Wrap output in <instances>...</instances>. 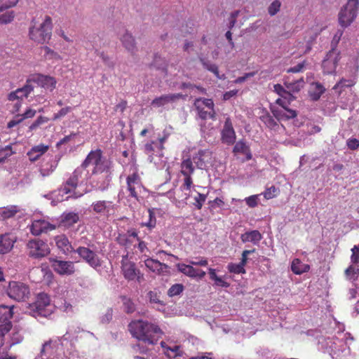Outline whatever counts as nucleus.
<instances>
[{
	"label": "nucleus",
	"mask_w": 359,
	"mask_h": 359,
	"mask_svg": "<svg viewBox=\"0 0 359 359\" xmlns=\"http://www.w3.org/2000/svg\"><path fill=\"white\" fill-rule=\"evenodd\" d=\"M355 82L353 79H341L337 82L333 87V90H337L340 88L339 93L341 92L342 88L345 87H352L355 85Z\"/></svg>",
	"instance_id": "43"
},
{
	"label": "nucleus",
	"mask_w": 359,
	"mask_h": 359,
	"mask_svg": "<svg viewBox=\"0 0 359 359\" xmlns=\"http://www.w3.org/2000/svg\"><path fill=\"white\" fill-rule=\"evenodd\" d=\"M304 80L303 79H301L300 80H297L294 82H289L287 81H285L284 82V84L285 87L287 88V90L290 91L291 93H297L299 92L301 88L303 87Z\"/></svg>",
	"instance_id": "39"
},
{
	"label": "nucleus",
	"mask_w": 359,
	"mask_h": 359,
	"mask_svg": "<svg viewBox=\"0 0 359 359\" xmlns=\"http://www.w3.org/2000/svg\"><path fill=\"white\" fill-rule=\"evenodd\" d=\"M8 296L16 302H25L30 295L28 285L20 281H10L6 289Z\"/></svg>",
	"instance_id": "5"
},
{
	"label": "nucleus",
	"mask_w": 359,
	"mask_h": 359,
	"mask_svg": "<svg viewBox=\"0 0 359 359\" xmlns=\"http://www.w3.org/2000/svg\"><path fill=\"white\" fill-rule=\"evenodd\" d=\"M156 144L155 141H151L149 142H147L144 145V152L149 156V157L153 156L154 152L155 151L154 144Z\"/></svg>",
	"instance_id": "57"
},
{
	"label": "nucleus",
	"mask_w": 359,
	"mask_h": 359,
	"mask_svg": "<svg viewBox=\"0 0 359 359\" xmlns=\"http://www.w3.org/2000/svg\"><path fill=\"white\" fill-rule=\"evenodd\" d=\"M56 229V225L50 223L45 219L34 220L30 226V232L34 236H39L42 233H47Z\"/></svg>",
	"instance_id": "16"
},
{
	"label": "nucleus",
	"mask_w": 359,
	"mask_h": 359,
	"mask_svg": "<svg viewBox=\"0 0 359 359\" xmlns=\"http://www.w3.org/2000/svg\"><path fill=\"white\" fill-rule=\"evenodd\" d=\"M111 163L109 161L103 157L102 151L100 149H97L90 151L82 163L81 166L83 168H86L89 165H94V168L92 170L93 174L106 172L109 175L111 174Z\"/></svg>",
	"instance_id": "3"
},
{
	"label": "nucleus",
	"mask_w": 359,
	"mask_h": 359,
	"mask_svg": "<svg viewBox=\"0 0 359 359\" xmlns=\"http://www.w3.org/2000/svg\"><path fill=\"white\" fill-rule=\"evenodd\" d=\"M34 86L32 84V81L29 79L23 87L10 93L8 95V99L10 101H22L24 97H27L34 91Z\"/></svg>",
	"instance_id": "20"
},
{
	"label": "nucleus",
	"mask_w": 359,
	"mask_h": 359,
	"mask_svg": "<svg viewBox=\"0 0 359 359\" xmlns=\"http://www.w3.org/2000/svg\"><path fill=\"white\" fill-rule=\"evenodd\" d=\"M15 18L13 11H6V13L0 15V24H8L11 22Z\"/></svg>",
	"instance_id": "48"
},
{
	"label": "nucleus",
	"mask_w": 359,
	"mask_h": 359,
	"mask_svg": "<svg viewBox=\"0 0 359 359\" xmlns=\"http://www.w3.org/2000/svg\"><path fill=\"white\" fill-rule=\"evenodd\" d=\"M79 257L92 268L97 269L102 266V259L96 252L89 248L79 246L75 250Z\"/></svg>",
	"instance_id": "10"
},
{
	"label": "nucleus",
	"mask_w": 359,
	"mask_h": 359,
	"mask_svg": "<svg viewBox=\"0 0 359 359\" xmlns=\"http://www.w3.org/2000/svg\"><path fill=\"white\" fill-rule=\"evenodd\" d=\"M277 193L278 189L275 187V186H271L265 190V191L263 193V195L266 199H271L276 196Z\"/></svg>",
	"instance_id": "54"
},
{
	"label": "nucleus",
	"mask_w": 359,
	"mask_h": 359,
	"mask_svg": "<svg viewBox=\"0 0 359 359\" xmlns=\"http://www.w3.org/2000/svg\"><path fill=\"white\" fill-rule=\"evenodd\" d=\"M184 287L182 284H175L170 287L168 291L170 297H174L180 294L183 291Z\"/></svg>",
	"instance_id": "51"
},
{
	"label": "nucleus",
	"mask_w": 359,
	"mask_h": 359,
	"mask_svg": "<svg viewBox=\"0 0 359 359\" xmlns=\"http://www.w3.org/2000/svg\"><path fill=\"white\" fill-rule=\"evenodd\" d=\"M359 10V0H348L341 8L338 20L343 27H348L356 18Z\"/></svg>",
	"instance_id": "4"
},
{
	"label": "nucleus",
	"mask_w": 359,
	"mask_h": 359,
	"mask_svg": "<svg viewBox=\"0 0 359 359\" xmlns=\"http://www.w3.org/2000/svg\"><path fill=\"white\" fill-rule=\"evenodd\" d=\"M194 106L198 116L201 119H215L216 113L214 109L215 104L212 99L196 98L194 102Z\"/></svg>",
	"instance_id": "7"
},
{
	"label": "nucleus",
	"mask_w": 359,
	"mask_h": 359,
	"mask_svg": "<svg viewBox=\"0 0 359 359\" xmlns=\"http://www.w3.org/2000/svg\"><path fill=\"white\" fill-rule=\"evenodd\" d=\"M41 50L43 51V57L46 60H61L60 55L50 48L48 46H43L41 48Z\"/></svg>",
	"instance_id": "40"
},
{
	"label": "nucleus",
	"mask_w": 359,
	"mask_h": 359,
	"mask_svg": "<svg viewBox=\"0 0 359 359\" xmlns=\"http://www.w3.org/2000/svg\"><path fill=\"white\" fill-rule=\"evenodd\" d=\"M54 241L57 248L65 255H68L72 252H75V250L72 245L71 242L65 234L57 235L54 237Z\"/></svg>",
	"instance_id": "24"
},
{
	"label": "nucleus",
	"mask_w": 359,
	"mask_h": 359,
	"mask_svg": "<svg viewBox=\"0 0 359 359\" xmlns=\"http://www.w3.org/2000/svg\"><path fill=\"white\" fill-rule=\"evenodd\" d=\"M339 59V53L337 50H330L322 62L324 74H331L334 73Z\"/></svg>",
	"instance_id": "14"
},
{
	"label": "nucleus",
	"mask_w": 359,
	"mask_h": 359,
	"mask_svg": "<svg viewBox=\"0 0 359 359\" xmlns=\"http://www.w3.org/2000/svg\"><path fill=\"white\" fill-rule=\"evenodd\" d=\"M182 97L183 95L181 93L162 95L154 99L151 102V105L154 107H161L168 103L175 102Z\"/></svg>",
	"instance_id": "23"
},
{
	"label": "nucleus",
	"mask_w": 359,
	"mask_h": 359,
	"mask_svg": "<svg viewBox=\"0 0 359 359\" xmlns=\"http://www.w3.org/2000/svg\"><path fill=\"white\" fill-rule=\"evenodd\" d=\"M81 176V171L76 169L61 187L60 191L63 194L69 195L66 198L67 200L69 198L76 199L83 196L82 194L76 191Z\"/></svg>",
	"instance_id": "6"
},
{
	"label": "nucleus",
	"mask_w": 359,
	"mask_h": 359,
	"mask_svg": "<svg viewBox=\"0 0 359 359\" xmlns=\"http://www.w3.org/2000/svg\"><path fill=\"white\" fill-rule=\"evenodd\" d=\"M200 61L205 69L212 72L217 78H219L218 67L215 64L202 57L200 58Z\"/></svg>",
	"instance_id": "41"
},
{
	"label": "nucleus",
	"mask_w": 359,
	"mask_h": 359,
	"mask_svg": "<svg viewBox=\"0 0 359 359\" xmlns=\"http://www.w3.org/2000/svg\"><path fill=\"white\" fill-rule=\"evenodd\" d=\"M27 247L29 256L33 258L44 257L50 253L48 244L40 239L29 241Z\"/></svg>",
	"instance_id": "11"
},
{
	"label": "nucleus",
	"mask_w": 359,
	"mask_h": 359,
	"mask_svg": "<svg viewBox=\"0 0 359 359\" xmlns=\"http://www.w3.org/2000/svg\"><path fill=\"white\" fill-rule=\"evenodd\" d=\"M255 251V249H253L252 250H245L243 251L241 260L239 264H241L243 267H245V266L246 265L247 262H248V256L250 254L253 253Z\"/></svg>",
	"instance_id": "61"
},
{
	"label": "nucleus",
	"mask_w": 359,
	"mask_h": 359,
	"mask_svg": "<svg viewBox=\"0 0 359 359\" xmlns=\"http://www.w3.org/2000/svg\"><path fill=\"white\" fill-rule=\"evenodd\" d=\"M50 262L53 270L60 275H71L75 271L72 262L53 259Z\"/></svg>",
	"instance_id": "19"
},
{
	"label": "nucleus",
	"mask_w": 359,
	"mask_h": 359,
	"mask_svg": "<svg viewBox=\"0 0 359 359\" xmlns=\"http://www.w3.org/2000/svg\"><path fill=\"white\" fill-rule=\"evenodd\" d=\"M345 274L349 279H356L359 274V268H355L351 265L346 269Z\"/></svg>",
	"instance_id": "49"
},
{
	"label": "nucleus",
	"mask_w": 359,
	"mask_h": 359,
	"mask_svg": "<svg viewBox=\"0 0 359 359\" xmlns=\"http://www.w3.org/2000/svg\"><path fill=\"white\" fill-rule=\"evenodd\" d=\"M35 114H36V110L32 109H28L25 111L24 114H22L21 115H17L16 117H20L22 121L24 119L34 117L35 116Z\"/></svg>",
	"instance_id": "60"
},
{
	"label": "nucleus",
	"mask_w": 359,
	"mask_h": 359,
	"mask_svg": "<svg viewBox=\"0 0 359 359\" xmlns=\"http://www.w3.org/2000/svg\"><path fill=\"white\" fill-rule=\"evenodd\" d=\"M29 80L32 81V84L36 83L50 91H53L56 88L57 80L53 76L38 74L33 75Z\"/></svg>",
	"instance_id": "15"
},
{
	"label": "nucleus",
	"mask_w": 359,
	"mask_h": 359,
	"mask_svg": "<svg viewBox=\"0 0 359 359\" xmlns=\"http://www.w3.org/2000/svg\"><path fill=\"white\" fill-rule=\"evenodd\" d=\"M184 182H183V184L182 185L181 188L183 190L189 191L191 189V187L193 186V180L191 178V175H184Z\"/></svg>",
	"instance_id": "56"
},
{
	"label": "nucleus",
	"mask_w": 359,
	"mask_h": 359,
	"mask_svg": "<svg viewBox=\"0 0 359 359\" xmlns=\"http://www.w3.org/2000/svg\"><path fill=\"white\" fill-rule=\"evenodd\" d=\"M150 302L156 304H161L160 294L155 291H150L148 294Z\"/></svg>",
	"instance_id": "59"
},
{
	"label": "nucleus",
	"mask_w": 359,
	"mask_h": 359,
	"mask_svg": "<svg viewBox=\"0 0 359 359\" xmlns=\"http://www.w3.org/2000/svg\"><path fill=\"white\" fill-rule=\"evenodd\" d=\"M305 66V61L297 64L296 66L290 67L287 70L288 73H297L300 72L303 70L304 67Z\"/></svg>",
	"instance_id": "64"
},
{
	"label": "nucleus",
	"mask_w": 359,
	"mask_h": 359,
	"mask_svg": "<svg viewBox=\"0 0 359 359\" xmlns=\"http://www.w3.org/2000/svg\"><path fill=\"white\" fill-rule=\"evenodd\" d=\"M49 149L48 145L40 144L33 147L27 154L30 161L34 162L40 158Z\"/></svg>",
	"instance_id": "28"
},
{
	"label": "nucleus",
	"mask_w": 359,
	"mask_h": 359,
	"mask_svg": "<svg viewBox=\"0 0 359 359\" xmlns=\"http://www.w3.org/2000/svg\"><path fill=\"white\" fill-rule=\"evenodd\" d=\"M347 146L351 150H355L359 148V140L356 138H351L347 141Z\"/></svg>",
	"instance_id": "62"
},
{
	"label": "nucleus",
	"mask_w": 359,
	"mask_h": 359,
	"mask_svg": "<svg viewBox=\"0 0 359 359\" xmlns=\"http://www.w3.org/2000/svg\"><path fill=\"white\" fill-rule=\"evenodd\" d=\"M241 239L243 243L251 242L256 245L262 239V236L259 231L252 230L243 233Z\"/></svg>",
	"instance_id": "33"
},
{
	"label": "nucleus",
	"mask_w": 359,
	"mask_h": 359,
	"mask_svg": "<svg viewBox=\"0 0 359 359\" xmlns=\"http://www.w3.org/2000/svg\"><path fill=\"white\" fill-rule=\"evenodd\" d=\"M236 132L233 127L231 120L229 117H227L221 131V140L227 145H232L236 142Z\"/></svg>",
	"instance_id": "17"
},
{
	"label": "nucleus",
	"mask_w": 359,
	"mask_h": 359,
	"mask_svg": "<svg viewBox=\"0 0 359 359\" xmlns=\"http://www.w3.org/2000/svg\"><path fill=\"white\" fill-rule=\"evenodd\" d=\"M311 90L310 91V96L313 100H318L320 96L324 93L325 89L323 86L319 82H314L311 84Z\"/></svg>",
	"instance_id": "35"
},
{
	"label": "nucleus",
	"mask_w": 359,
	"mask_h": 359,
	"mask_svg": "<svg viewBox=\"0 0 359 359\" xmlns=\"http://www.w3.org/2000/svg\"><path fill=\"white\" fill-rule=\"evenodd\" d=\"M246 204L250 208H255L258 205L259 195H252L245 198Z\"/></svg>",
	"instance_id": "55"
},
{
	"label": "nucleus",
	"mask_w": 359,
	"mask_h": 359,
	"mask_svg": "<svg viewBox=\"0 0 359 359\" xmlns=\"http://www.w3.org/2000/svg\"><path fill=\"white\" fill-rule=\"evenodd\" d=\"M281 6V3L278 0L273 1L268 8V12L270 15H275L279 11Z\"/></svg>",
	"instance_id": "50"
},
{
	"label": "nucleus",
	"mask_w": 359,
	"mask_h": 359,
	"mask_svg": "<svg viewBox=\"0 0 359 359\" xmlns=\"http://www.w3.org/2000/svg\"><path fill=\"white\" fill-rule=\"evenodd\" d=\"M123 310L127 313H132L135 310V306L130 298L126 297H122Z\"/></svg>",
	"instance_id": "44"
},
{
	"label": "nucleus",
	"mask_w": 359,
	"mask_h": 359,
	"mask_svg": "<svg viewBox=\"0 0 359 359\" xmlns=\"http://www.w3.org/2000/svg\"><path fill=\"white\" fill-rule=\"evenodd\" d=\"M0 359H18L17 355L11 354L8 350L0 351Z\"/></svg>",
	"instance_id": "63"
},
{
	"label": "nucleus",
	"mask_w": 359,
	"mask_h": 359,
	"mask_svg": "<svg viewBox=\"0 0 359 359\" xmlns=\"http://www.w3.org/2000/svg\"><path fill=\"white\" fill-rule=\"evenodd\" d=\"M128 330L133 337L149 345L157 344L163 334L158 325L142 320L131 321Z\"/></svg>",
	"instance_id": "1"
},
{
	"label": "nucleus",
	"mask_w": 359,
	"mask_h": 359,
	"mask_svg": "<svg viewBox=\"0 0 359 359\" xmlns=\"http://www.w3.org/2000/svg\"><path fill=\"white\" fill-rule=\"evenodd\" d=\"M127 190L129 192V196L139 201V194L143 187L141 177L137 172L129 175L126 178Z\"/></svg>",
	"instance_id": "13"
},
{
	"label": "nucleus",
	"mask_w": 359,
	"mask_h": 359,
	"mask_svg": "<svg viewBox=\"0 0 359 359\" xmlns=\"http://www.w3.org/2000/svg\"><path fill=\"white\" fill-rule=\"evenodd\" d=\"M149 221L141 224L142 226H147L149 229L154 228L156 224V219L154 211L151 209L148 210Z\"/></svg>",
	"instance_id": "47"
},
{
	"label": "nucleus",
	"mask_w": 359,
	"mask_h": 359,
	"mask_svg": "<svg viewBox=\"0 0 359 359\" xmlns=\"http://www.w3.org/2000/svg\"><path fill=\"white\" fill-rule=\"evenodd\" d=\"M15 238L10 234L0 236V253L6 254L11 250L15 243Z\"/></svg>",
	"instance_id": "32"
},
{
	"label": "nucleus",
	"mask_w": 359,
	"mask_h": 359,
	"mask_svg": "<svg viewBox=\"0 0 359 359\" xmlns=\"http://www.w3.org/2000/svg\"><path fill=\"white\" fill-rule=\"evenodd\" d=\"M227 269L230 273H233L236 274L245 273V269L241 264H229Z\"/></svg>",
	"instance_id": "46"
},
{
	"label": "nucleus",
	"mask_w": 359,
	"mask_h": 359,
	"mask_svg": "<svg viewBox=\"0 0 359 359\" xmlns=\"http://www.w3.org/2000/svg\"><path fill=\"white\" fill-rule=\"evenodd\" d=\"M19 211L20 209L16 205L8 206L2 210L1 216L4 219H10L14 217Z\"/></svg>",
	"instance_id": "38"
},
{
	"label": "nucleus",
	"mask_w": 359,
	"mask_h": 359,
	"mask_svg": "<svg viewBox=\"0 0 359 359\" xmlns=\"http://www.w3.org/2000/svg\"><path fill=\"white\" fill-rule=\"evenodd\" d=\"M206 194L197 192L196 195L194 197V201L192 203V204L197 210H201L203 207V203L206 201Z\"/></svg>",
	"instance_id": "42"
},
{
	"label": "nucleus",
	"mask_w": 359,
	"mask_h": 359,
	"mask_svg": "<svg viewBox=\"0 0 359 359\" xmlns=\"http://www.w3.org/2000/svg\"><path fill=\"white\" fill-rule=\"evenodd\" d=\"M72 108L69 106L62 108L60 111L53 115V120L55 121L60 119L72 111Z\"/></svg>",
	"instance_id": "53"
},
{
	"label": "nucleus",
	"mask_w": 359,
	"mask_h": 359,
	"mask_svg": "<svg viewBox=\"0 0 359 359\" xmlns=\"http://www.w3.org/2000/svg\"><path fill=\"white\" fill-rule=\"evenodd\" d=\"M60 158L57 156H46L42 160L40 165L39 171L43 177L51 175L57 167Z\"/></svg>",
	"instance_id": "18"
},
{
	"label": "nucleus",
	"mask_w": 359,
	"mask_h": 359,
	"mask_svg": "<svg viewBox=\"0 0 359 359\" xmlns=\"http://www.w3.org/2000/svg\"><path fill=\"white\" fill-rule=\"evenodd\" d=\"M49 119L47 117L39 116L34 122L29 126V130H34L43 123H47Z\"/></svg>",
	"instance_id": "52"
},
{
	"label": "nucleus",
	"mask_w": 359,
	"mask_h": 359,
	"mask_svg": "<svg viewBox=\"0 0 359 359\" xmlns=\"http://www.w3.org/2000/svg\"><path fill=\"white\" fill-rule=\"evenodd\" d=\"M53 21L49 15H45L41 22L32 19L29 28V38L39 44L48 43L51 39Z\"/></svg>",
	"instance_id": "2"
},
{
	"label": "nucleus",
	"mask_w": 359,
	"mask_h": 359,
	"mask_svg": "<svg viewBox=\"0 0 359 359\" xmlns=\"http://www.w3.org/2000/svg\"><path fill=\"white\" fill-rule=\"evenodd\" d=\"M177 269L181 273L190 278H198L202 279L205 276V272L201 269H195L191 264L179 263L177 264Z\"/></svg>",
	"instance_id": "22"
},
{
	"label": "nucleus",
	"mask_w": 359,
	"mask_h": 359,
	"mask_svg": "<svg viewBox=\"0 0 359 359\" xmlns=\"http://www.w3.org/2000/svg\"><path fill=\"white\" fill-rule=\"evenodd\" d=\"M121 272L123 277L128 281L137 280L141 283L144 280V276L137 269L136 264L126 258H123L121 260Z\"/></svg>",
	"instance_id": "9"
},
{
	"label": "nucleus",
	"mask_w": 359,
	"mask_h": 359,
	"mask_svg": "<svg viewBox=\"0 0 359 359\" xmlns=\"http://www.w3.org/2000/svg\"><path fill=\"white\" fill-rule=\"evenodd\" d=\"M271 110L273 115L278 121L289 120L297 116V113L295 110L289 109L287 107L284 109H279L271 107Z\"/></svg>",
	"instance_id": "26"
},
{
	"label": "nucleus",
	"mask_w": 359,
	"mask_h": 359,
	"mask_svg": "<svg viewBox=\"0 0 359 359\" xmlns=\"http://www.w3.org/2000/svg\"><path fill=\"white\" fill-rule=\"evenodd\" d=\"M13 154L12 147L7 145L4 147H0V163L4 162L7 158Z\"/></svg>",
	"instance_id": "45"
},
{
	"label": "nucleus",
	"mask_w": 359,
	"mask_h": 359,
	"mask_svg": "<svg viewBox=\"0 0 359 359\" xmlns=\"http://www.w3.org/2000/svg\"><path fill=\"white\" fill-rule=\"evenodd\" d=\"M291 270L294 274L300 275L308 272L310 270V266L304 264L299 259L295 258L292 262Z\"/></svg>",
	"instance_id": "34"
},
{
	"label": "nucleus",
	"mask_w": 359,
	"mask_h": 359,
	"mask_svg": "<svg viewBox=\"0 0 359 359\" xmlns=\"http://www.w3.org/2000/svg\"><path fill=\"white\" fill-rule=\"evenodd\" d=\"M343 34V32L339 30L337 31V32L334 34L332 40V42H331V50H336V47L338 44V43L339 42L340 39H341V37Z\"/></svg>",
	"instance_id": "58"
},
{
	"label": "nucleus",
	"mask_w": 359,
	"mask_h": 359,
	"mask_svg": "<svg viewBox=\"0 0 359 359\" xmlns=\"http://www.w3.org/2000/svg\"><path fill=\"white\" fill-rule=\"evenodd\" d=\"M14 306L0 305V327H8L9 332L12 328L11 319L13 316Z\"/></svg>",
	"instance_id": "21"
},
{
	"label": "nucleus",
	"mask_w": 359,
	"mask_h": 359,
	"mask_svg": "<svg viewBox=\"0 0 359 359\" xmlns=\"http://www.w3.org/2000/svg\"><path fill=\"white\" fill-rule=\"evenodd\" d=\"M144 264L149 271L156 273L158 275L164 274L167 272L168 269V266L167 264L161 263V262L152 258H147L145 259Z\"/></svg>",
	"instance_id": "25"
},
{
	"label": "nucleus",
	"mask_w": 359,
	"mask_h": 359,
	"mask_svg": "<svg viewBox=\"0 0 359 359\" xmlns=\"http://www.w3.org/2000/svg\"><path fill=\"white\" fill-rule=\"evenodd\" d=\"M50 297L43 292L39 293L36 301L29 305L30 311L34 316H40L46 317L51 313L50 307Z\"/></svg>",
	"instance_id": "8"
},
{
	"label": "nucleus",
	"mask_w": 359,
	"mask_h": 359,
	"mask_svg": "<svg viewBox=\"0 0 359 359\" xmlns=\"http://www.w3.org/2000/svg\"><path fill=\"white\" fill-rule=\"evenodd\" d=\"M211 152L208 150H199L197 154L193 156V161L196 166L203 169L206 166L207 163L210 159Z\"/></svg>",
	"instance_id": "30"
},
{
	"label": "nucleus",
	"mask_w": 359,
	"mask_h": 359,
	"mask_svg": "<svg viewBox=\"0 0 359 359\" xmlns=\"http://www.w3.org/2000/svg\"><path fill=\"white\" fill-rule=\"evenodd\" d=\"M194 172V167L190 158L182 161L181 163V173L183 175H191Z\"/></svg>",
	"instance_id": "37"
},
{
	"label": "nucleus",
	"mask_w": 359,
	"mask_h": 359,
	"mask_svg": "<svg viewBox=\"0 0 359 359\" xmlns=\"http://www.w3.org/2000/svg\"><path fill=\"white\" fill-rule=\"evenodd\" d=\"M90 207L95 214L104 218H109L114 215L116 212V205L109 201H95Z\"/></svg>",
	"instance_id": "12"
},
{
	"label": "nucleus",
	"mask_w": 359,
	"mask_h": 359,
	"mask_svg": "<svg viewBox=\"0 0 359 359\" xmlns=\"http://www.w3.org/2000/svg\"><path fill=\"white\" fill-rule=\"evenodd\" d=\"M120 41H121L124 48L131 54L134 55L137 52V48L135 39L132 34L129 33L128 31H126L125 33L120 36Z\"/></svg>",
	"instance_id": "27"
},
{
	"label": "nucleus",
	"mask_w": 359,
	"mask_h": 359,
	"mask_svg": "<svg viewBox=\"0 0 359 359\" xmlns=\"http://www.w3.org/2000/svg\"><path fill=\"white\" fill-rule=\"evenodd\" d=\"M233 153L234 155H237L238 154L245 155L246 161H250L252 158L250 148L243 140H241L236 142L233 149Z\"/></svg>",
	"instance_id": "29"
},
{
	"label": "nucleus",
	"mask_w": 359,
	"mask_h": 359,
	"mask_svg": "<svg viewBox=\"0 0 359 359\" xmlns=\"http://www.w3.org/2000/svg\"><path fill=\"white\" fill-rule=\"evenodd\" d=\"M79 221V213L74 212H65L60 216V224L65 227H70Z\"/></svg>",
	"instance_id": "31"
},
{
	"label": "nucleus",
	"mask_w": 359,
	"mask_h": 359,
	"mask_svg": "<svg viewBox=\"0 0 359 359\" xmlns=\"http://www.w3.org/2000/svg\"><path fill=\"white\" fill-rule=\"evenodd\" d=\"M260 120L265 124L267 128L271 130H276V127H278L276 121L266 111H263V114L260 116Z\"/></svg>",
	"instance_id": "36"
}]
</instances>
